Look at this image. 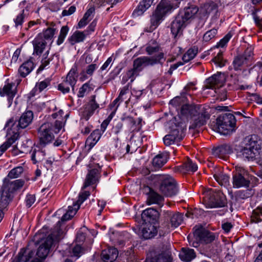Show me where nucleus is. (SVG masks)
I'll use <instances>...</instances> for the list:
<instances>
[{
    "instance_id": "nucleus-1",
    "label": "nucleus",
    "mask_w": 262,
    "mask_h": 262,
    "mask_svg": "<svg viewBox=\"0 0 262 262\" xmlns=\"http://www.w3.org/2000/svg\"><path fill=\"white\" fill-rule=\"evenodd\" d=\"M210 112L211 108L208 105L202 106L188 104H183L178 113L181 120L176 124L178 126L185 128V122L190 119H193V121L190 125L189 129L199 128L206 123L210 118Z\"/></svg>"
},
{
    "instance_id": "nucleus-2",
    "label": "nucleus",
    "mask_w": 262,
    "mask_h": 262,
    "mask_svg": "<svg viewBox=\"0 0 262 262\" xmlns=\"http://www.w3.org/2000/svg\"><path fill=\"white\" fill-rule=\"evenodd\" d=\"M199 10L196 6L190 5L180 9L173 17L170 26L171 34L174 40L171 45V48L175 46L178 41V36L182 34L183 29L195 18Z\"/></svg>"
},
{
    "instance_id": "nucleus-3",
    "label": "nucleus",
    "mask_w": 262,
    "mask_h": 262,
    "mask_svg": "<svg viewBox=\"0 0 262 262\" xmlns=\"http://www.w3.org/2000/svg\"><path fill=\"white\" fill-rule=\"evenodd\" d=\"M63 126L62 122L59 120L41 124L38 129V142L36 147L45 148L52 143L55 139V135L59 133Z\"/></svg>"
},
{
    "instance_id": "nucleus-4",
    "label": "nucleus",
    "mask_w": 262,
    "mask_h": 262,
    "mask_svg": "<svg viewBox=\"0 0 262 262\" xmlns=\"http://www.w3.org/2000/svg\"><path fill=\"white\" fill-rule=\"evenodd\" d=\"M174 10L169 0H161L150 16V26L147 31L152 32L156 30Z\"/></svg>"
},
{
    "instance_id": "nucleus-5",
    "label": "nucleus",
    "mask_w": 262,
    "mask_h": 262,
    "mask_svg": "<svg viewBox=\"0 0 262 262\" xmlns=\"http://www.w3.org/2000/svg\"><path fill=\"white\" fill-rule=\"evenodd\" d=\"M155 185L159 191L166 197H172L178 193L176 181L169 174H158L153 176Z\"/></svg>"
},
{
    "instance_id": "nucleus-6",
    "label": "nucleus",
    "mask_w": 262,
    "mask_h": 262,
    "mask_svg": "<svg viewBox=\"0 0 262 262\" xmlns=\"http://www.w3.org/2000/svg\"><path fill=\"white\" fill-rule=\"evenodd\" d=\"M213 227L211 224L204 223L195 225L192 228L193 237L195 241H190L189 235L187 238L189 244L193 247H198L200 244H208L213 242V233L211 231Z\"/></svg>"
},
{
    "instance_id": "nucleus-7",
    "label": "nucleus",
    "mask_w": 262,
    "mask_h": 262,
    "mask_svg": "<svg viewBox=\"0 0 262 262\" xmlns=\"http://www.w3.org/2000/svg\"><path fill=\"white\" fill-rule=\"evenodd\" d=\"M235 118L233 114H222L216 119L217 132L224 135H230L235 132Z\"/></svg>"
},
{
    "instance_id": "nucleus-8",
    "label": "nucleus",
    "mask_w": 262,
    "mask_h": 262,
    "mask_svg": "<svg viewBox=\"0 0 262 262\" xmlns=\"http://www.w3.org/2000/svg\"><path fill=\"white\" fill-rule=\"evenodd\" d=\"M165 60L166 57L163 52H160L152 57L141 56L134 60L133 68L140 73L143 70V67L153 66L157 64L162 66Z\"/></svg>"
},
{
    "instance_id": "nucleus-9",
    "label": "nucleus",
    "mask_w": 262,
    "mask_h": 262,
    "mask_svg": "<svg viewBox=\"0 0 262 262\" xmlns=\"http://www.w3.org/2000/svg\"><path fill=\"white\" fill-rule=\"evenodd\" d=\"M57 250L63 257H67L64 262H74L82 254L83 248L79 245L58 246Z\"/></svg>"
},
{
    "instance_id": "nucleus-10",
    "label": "nucleus",
    "mask_w": 262,
    "mask_h": 262,
    "mask_svg": "<svg viewBox=\"0 0 262 262\" xmlns=\"http://www.w3.org/2000/svg\"><path fill=\"white\" fill-rule=\"evenodd\" d=\"M162 221V226L169 232L170 228L174 229L182 224L183 216L181 213L166 211L164 212Z\"/></svg>"
},
{
    "instance_id": "nucleus-11",
    "label": "nucleus",
    "mask_w": 262,
    "mask_h": 262,
    "mask_svg": "<svg viewBox=\"0 0 262 262\" xmlns=\"http://www.w3.org/2000/svg\"><path fill=\"white\" fill-rule=\"evenodd\" d=\"M231 37V34L228 33L214 46V54H216L214 57V63L218 67H222L225 65L226 60L223 57V54L225 51V47Z\"/></svg>"
},
{
    "instance_id": "nucleus-12",
    "label": "nucleus",
    "mask_w": 262,
    "mask_h": 262,
    "mask_svg": "<svg viewBox=\"0 0 262 262\" xmlns=\"http://www.w3.org/2000/svg\"><path fill=\"white\" fill-rule=\"evenodd\" d=\"M144 262H173L170 245H163L159 251H155Z\"/></svg>"
},
{
    "instance_id": "nucleus-13",
    "label": "nucleus",
    "mask_w": 262,
    "mask_h": 262,
    "mask_svg": "<svg viewBox=\"0 0 262 262\" xmlns=\"http://www.w3.org/2000/svg\"><path fill=\"white\" fill-rule=\"evenodd\" d=\"M185 128L184 127H180L177 124L171 127L168 134L166 135L163 139L164 144L166 146H170L173 144L180 145V142L184 138V131Z\"/></svg>"
},
{
    "instance_id": "nucleus-14",
    "label": "nucleus",
    "mask_w": 262,
    "mask_h": 262,
    "mask_svg": "<svg viewBox=\"0 0 262 262\" xmlns=\"http://www.w3.org/2000/svg\"><path fill=\"white\" fill-rule=\"evenodd\" d=\"M259 145L255 137H247L245 139V146L242 149L243 157L248 160H252L258 154Z\"/></svg>"
},
{
    "instance_id": "nucleus-15",
    "label": "nucleus",
    "mask_w": 262,
    "mask_h": 262,
    "mask_svg": "<svg viewBox=\"0 0 262 262\" xmlns=\"http://www.w3.org/2000/svg\"><path fill=\"white\" fill-rule=\"evenodd\" d=\"M58 240V237L53 233L49 234L38 248L36 254L41 259L48 256L53 245Z\"/></svg>"
},
{
    "instance_id": "nucleus-16",
    "label": "nucleus",
    "mask_w": 262,
    "mask_h": 262,
    "mask_svg": "<svg viewBox=\"0 0 262 262\" xmlns=\"http://www.w3.org/2000/svg\"><path fill=\"white\" fill-rule=\"evenodd\" d=\"M101 166L99 164H94L88 171L82 189L99 182L101 177Z\"/></svg>"
},
{
    "instance_id": "nucleus-17",
    "label": "nucleus",
    "mask_w": 262,
    "mask_h": 262,
    "mask_svg": "<svg viewBox=\"0 0 262 262\" xmlns=\"http://www.w3.org/2000/svg\"><path fill=\"white\" fill-rule=\"evenodd\" d=\"M141 219L144 224L159 225V213L157 210L149 208L143 211Z\"/></svg>"
},
{
    "instance_id": "nucleus-18",
    "label": "nucleus",
    "mask_w": 262,
    "mask_h": 262,
    "mask_svg": "<svg viewBox=\"0 0 262 262\" xmlns=\"http://www.w3.org/2000/svg\"><path fill=\"white\" fill-rule=\"evenodd\" d=\"M98 108H99V104L96 101V95H92L90 101L81 113V118L88 121Z\"/></svg>"
},
{
    "instance_id": "nucleus-19",
    "label": "nucleus",
    "mask_w": 262,
    "mask_h": 262,
    "mask_svg": "<svg viewBox=\"0 0 262 262\" xmlns=\"http://www.w3.org/2000/svg\"><path fill=\"white\" fill-rule=\"evenodd\" d=\"M13 198V193L3 183L0 189V208L6 209Z\"/></svg>"
},
{
    "instance_id": "nucleus-20",
    "label": "nucleus",
    "mask_w": 262,
    "mask_h": 262,
    "mask_svg": "<svg viewBox=\"0 0 262 262\" xmlns=\"http://www.w3.org/2000/svg\"><path fill=\"white\" fill-rule=\"evenodd\" d=\"M15 84L13 82L6 83L3 86L2 90H0V96L7 97L8 107H10L13 103L14 97L17 93L16 87L13 89Z\"/></svg>"
},
{
    "instance_id": "nucleus-21",
    "label": "nucleus",
    "mask_w": 262,
    "mask_h": 262,
    "mask_svg": "<svg viewBox=\"0 0 262 262\" xmlns=\"http://www.w3.org/2000/svg\"><path fill=\"white\" fill-rule=\"evenodd\" d=\"M159 225L144 224L142 228L139 229V234L144 239L154 237L158 234Z\"/></svg>"
},
{
    "instance_id": "nucleus-22",
    "label": "nucleus",
    "mask_w": 262,
    "mask_h": 262,
    "mask_svg": "<svg viewBox=\"0 0 262 262\" xmlns=\"http://www.w3.org/2000/svg\"><path fill=\"white\" fill-rule=\"evenodd\" d=\"M155 0H141L132 13L134 18L142 16L144 13L155 3Z\"/></svg>"
},
{
    "instance_id": "nucleus-23",
    "label": "nucleus",
    "mask_w": 262,
    "mask_h": 262,
    "mask_svg": "<svg viewBox=\"0 0 262 262\" xmlns=\"http://www.w3.org/2000/svg\"><path fill=\"white\" fill-rule=\"evenodd\" d=\"M78 67L76 64H74L67 74L66 77L63 78L66 81H68L69 84H71L72 92L73 94L75 93V88L78 80Z\"/></svg>"
},
{
    "instance_id": "nucleus-24",
    "label": "nucleus",
    "mask_w": 262,
    "mask_h": 262,
    "mask_svg": "<svg viewBox=\"0 0 262 262\" xmlns=\"http://www.w3.org/2000/svg\"><path fill=\"white\" fill-rule=\"evenodd\" d=\"M35 251L28 248H21L17 255L13 259L15 262H29L33 257Z\"/></svg>"
},
{
    "instance_id": "nucleus-25",
    "label": "nucleus",
    "mask_w": 262,
    "mask_h": 262,
    "mask_svg": "<svg viewBox=\"0 0 262 262\" xmlns=\"http://www.w3.org/2000/svg\"><path fill=\"white\" fill-rule=\"evenodd\" d=\"M118 256V251L115 247H110L102 251L101 257L104 262H114Z\"/></svg>"
},
{
    "instance_id": "nucleus-26",
    "label": "nucleus",
    "mask_w": 262,
    "mask_h": 262,
    "mask_svg": "<svg viewBox=\"0 0 262 262\" xmlns=\"http://www.w3.org/2000/svg\"><path fill=\"white\" fill-rule=\"evenodd\" d=\"M169 152H160L152 159V164L155 170L159 169L165 164L169 159Z\"/></svg>"
},
{
    "instance_id": "nucleus-27",
    "label": "nucleus",
    "mask_w": 262,
    "mask_h": 262,
    "mask_svg": "<svg viewBox=\"0 0 262 262\" xmlns=\"http://www.w3.org/2000/svg\"><path fill=\"white\" fill-rule=\"evenodd\" d=\"M33 117V113L32 111L26 110L20 117L17 126L18 128H26L32 123Z\"/></svg>"
},
{
    "instance_id": "nucleus-28",
    "label": "nucleus",
    "mask_w": 262,
    "mask_h": 262,
    "mask_svg": "<svg viewBox=\"0 0 262 262\" xmlns=\"http://www.w3.org/2000/svg\"><path fill=\"white\" fill-rule=\"evenodd\" d=\"M33 60V57H30L19 67L18 72L21 77H26L33 71L35 67Z\"/></svg>"
},
{
    "instance_id": "nucleus-29",
    "label": "nucleus",
    "mask_w": 262,
    "mask_h": 262,
    "mask_svg": "<svg viewBox=\"0 0 262 262\" xmlns=\"http://www.w3.org/2000/svg\"><path fill=\"white\" fill-rule=\"evenodd\" d=\"M120 121H122L127 127L128 131H135L136 120L135 118L126 113L122 114L120 118Z\"/></svg>"
},
{
    "instance_id": "nucleus-30",
    "label": "nucleus",
    "mask_w": 262,
    "mask_h": 262,
    "mask_svg": "<svg viewBox=\"0 0 262 262\" xmlns=\"http://www.w3.org/2000/svg\"><path fill=\"white\" fill-rule=\"evenodd\" d=\"M202 203L206 208H213V190L204 188L202 193Z\"/></svg>"
},
{
    "instance_id": "nucleus-31",
    "label": "nucleus",
    "mask_w": 262,
    "mask_h": 262,
    "mask_svg": "<svg viewBox=\"0 0 262 262\" xmlns=\"http://www.w3.org/2000/svg\"><path fill=\"white\" fill-rule=\"evenodd\" d=\"M102 135L99 132L98 129H95L91 133L86 140L85 145L92 148L99 141Z\"/></svg>"
},
{
    "instance_id": "nucleus-32",
    "label": "nucleus",
    "mask_w": 262,
    "mask_h": 262,
    "mask_svg": "<svg viewBox=\"0 0 262 262\" xmlns=\"http://www.w3.org/2000/svg\"><path fill=\"white\" fill-rule=\"evenodd\" d=\"M86 37L84 32L76 30L68 37L67 41L71 46H74L76 43L83 42Z\"/></svg>"
},
{
    "instance_id": "nucleus-33",
    "label": "nucleus",
    "mask_w": 262,
    "mask_h": 262,
    "mask_svg": "<svg viewBox=\"0 0 262 262\" xmlns=\"http://www.w3.org/2000/svg\"><path fill=\"white\" fill-rule=\"evenodd\" d=\"M3 183L13 193L15 191L20 189L25 184V181L22 179H18L12 182H9V180L5 178Z\"/></svg>"
},
{
    "instance_id": "nucleus-34",
    "label": "nucleus",
    "mask_w": 262,
    "mask_h": 262,
    "mask_svg": "<svg viewBox=\"0 0 262 262\" xmlns=\"http://www.w3.org/2000/svg\"><path fill=\"white\" fill-rule=\"evenodd\" d=\"M196 256L193 249L189 248H182L179 254V257L181 260L184 262H190Z\"/></svg>"
},
{
    "instance_id": "nucleus-35",
    "label": "nucleus",
    "mask_w": 262,
    "mask_h": 262,
    "mask_svg": "<svg viewBox=\"0 0 262 262\" xmlns=\"http://www.w3.org/2000/svg\"><path fill=\"white\" fill-rule=\"evenodd\" d=\"M198 168L197 164L189 158H187L186 161L179 166V170L184 173H194Z\"/></svg>"
},
{
    "instance_id": "nucleus-36",
    "label": "nucleus",
    "mask_w": 262,
    "mask_h": 262,
    "mask_svg": "<svg viewBox=\"0 0 262 262\" xmlns=\"http://www.w3.org/2000/svg\"><path fill=\"white\" fill-rule=\"evenodd\" d=\"M78 210L76 209V207L73 208L72 206H69L68 210L66 213H64L61 217L60 220L58 221L56 223V226L60 227L63 223L65 222L70 220L76 213Z\"/></svg>"
},
{
    "instance_id": "nucleus-37",
    "label": "nucleus",
    "mask_w": 262,
    "mask_h": 262,
    "mask_svg": "<svg viewBox=\"0 0 262 262\" xmlns=\"http://www.w3.org/2000/svg\"><path fill=\"white\" fill-rule=\"evenodd\" d=\"M164 201V197L155 190L147 197V203L148 205H162Z\"/></svg>"
},
{
    "instance_id": "nucleus-38",
    "label": "nucleus",
    "mask_w": 262,
    "mask_h": 262,
    "mask_svg": "<svg viewBox=\"0 0 262 262\" xmlns=\"http://www.w3.org/2000/svg\"><path fill=\"white\" fill-rule=\"evenodd\" d=\"M37 150L36 148L31 149L30 152L31 153V160L33 161V163L35 164L37 162L40 161L43 157L46 155V152L42 150L43 148H38Z\"/></svg>"
},
{
    "instance_id": "nucleus-39",
    "label": "nucleus",
    "mask_w": 262,
    "mask_h": 262,
    "mask_svg": "<svg viewBox=\"0 0 262 262\" xmlns=\"http://www.w3.org/2000/svg\"><path fill=\"white\" fill-rule=\"evenodd\" d=\"M233 186L236 188L248 187L249 181L246 180L242 174L235 176L233 178Z\"/></svg>"
},
{
    "instance_id": "nucleus-40",
    "label": "nucleus",
    "mask_w": 262,
    "mask_h": 262,
    "mask_svg": "<svg viewBox=\"0 0 262 262\" xmlns=\"http://www.w3.org/2000/svg\"><path fill=\"white\" fill-rule=\"evenodd\" d=\"M227 204L226 196L221 192H218L215 196H214V208L223 207Z\"/></svg>"
},
{
    "instance_id": "nucleus-41",
    "label": "nucleus",
    "mask_w": 262,
    "mask_h": 262,
    "mask_svg": "<svg viewBox=\"0 0 262 262\" xmlns=\"http://www.w3.org/2000/svg\"><path fill=\"white\" fill-rule=\"evenodd\" d=\"M198 52V47L194 46L189 49L186 53H185L182 57V60L184 62L186 63L189 62L191 59H193Z\"/></svg>"
},
{
    "instance_id": "nucleus-42",
    "label": "nucleus",
    "mask_w": 262,
    "mask_h": 262,
    "mask_svg": "<svg viewBox=\"0 0 262 262\" xmlns=\"http://www.w3.org/2000/svg\"><path fill=\"white\" fill-rule=\"evenodd\" d=\"M115 154L118 156L121 157L124 152L125 143H121V140L118 136L114 138Z\"/></svg>"
},
{
    "instance_id": "nucleus-43",
    "label": "nucleus",
    "mask_w": 262,
    "mask_h": 262,
    "mask_svg": "<svg viewBox=\"0 0 262 262\" xmlns=\"http://www.w3.org/2000/svg\"><path fill=\"white\" fill-rule=\"evenodd\" d=\"M225 82V76L224 73L217 72L214 74V89L222 88Z\"/></svg>"
},
{
    "instance_id": "nucleus-44",
    "label": "nucleus",
    "mask_w": 262,
    "mask_h": 262,
    "mask_svg": "<svg viewBox=\"0 0 262 262\" xmlns=\"http://www.w3.org/2000/svg\"><path fill=\"white\" fill-rule=\"evenodd\" d=\"M93 90V88L92 87V84H90V82L88 81L83 84L82 86L79 88L77 94V97L78 98H83L85 95L89 94Z\"/></svg>"
},
{
    "instance_id": "nucleus-45",
    "label": "nucleus",
    "mask_w": 262,
    "mask_h": 262,
    "mask_svg": "<svg viewBox=\"0 0 262 262\" xmlns=\"http://www.w3.org/2000/svg\"><path fill=\"white\" fill-rule=\"evenodd\" d=\"M248 60L244 56L239 55L236 56L233 61V66L235 70H241V68L247 64Z\"/></svg>"
},
{
    "instance_id": "nucleus-46",
    "label": "nucleus",
    "mask_w": 262,
    "mask_h": 262,
    "mask_svg": "<svg viewBox=\"0 0 262 262\" xmlns=\"http://www.w3.org/2000/svg\"><path fill=\"white\" fill-rule=\"evenodd\" d=\"M90 195V192L89 191H83L80 192L78 195V199L77 201L73 203V207H76L77 210L80 208V206L82 204L87 198Z\"/></svg>"
},
{
    "instance_id": "nucleus-47",
    "label": "nucleus",
    "mask_w": 262,
    "mask_h": 262,
    "mask_svg": "<svg viewBox=\"0 0 262 262\" xmlns=\"http://www.w3.org/2000/svg\"><path fill=\"white\" fill-rule=\"evenodd\" d=\"M214 178L221 186H226L229 184V177L226 174L220 173L214 174Z\"/></svg>"
},
{
    "instance_id": "nucleus-48",
    "label": "nucleus",
    "mask_w": 262,
    "mask_h": 262,
    "mask_svg": "<svg viewBox=\"0 0 262 262\" xmlns=\"http://www.w3.org/2000/svg\"><path fill=\"white\" fill-rule=\"evenodd\" d=\"M51 79L49 78H47L42 81H39L36 82L35 86L38 89V92L40 93L46 89L48 90V88L51 85Z\"/></svg>"
},
{
    "instance_id": "nucleus-49",
    "label": "nucleus",
    "mask_w": 262,
    "mask_h": 262,
    "mask_svg": "<svg viewBox=\"0 0 262 262\" xmlns=\"http://www.w3.org/2000/svg\"><path fill=\"white\" fill-rule=\"evenodd\" d=\"M89 229L85 226L81 228L77 233L76 240L77 242L83 243L88 235Z\"/></svg>"
},
{
    "instance_id": "nucleus-50",
    "label": "nucleus",
    "mask_w": 262,
    "mask_h": 262,
    "mask_svg": "<svg viewBox=\"0 0 262 262\" xmlns=\"http://www.w3.org/2000/svg\"><path fill=\"white\" fill-rule=\"evenodd\" d=\"M229 147L227 145H221L214 149V157L222 158L228 154Z\"/></svg>"
},
{
    "instance_id": "nucleus-51",
    "label": "nucleus",
    "mask_w": 262,
    "mask_h": 262,
    "mask_svg": "<svg viewBox=\"0 0 262 262\" xmlns=\"http://www.w3.org/2000/svg\"><path fill=\"white\" fill-rule=\"evenodd\" d=\"M213 11V1H210L205 3L201 7L200 12L204 17L207 16Z\"/></svg>"
},
{
    "instance_id": "nucleus-52",
    "label": "nucleus",
    "mask_w": 262,
    "mask_h": 262,
    "mask_svg": "<svg viewBox=\"0 0 262 262\" xmlns=\"http://www.w3.org/2000/svg\"><path fill=\"white\" fill-rule=\"evenodd\" d=\"M46 46V42L43 41H37L33 44V54L40 56Z\"/></svg>"
},
{
    "instance_id": "nucleus-53",
    "label": "nucleus",
    "mask_w": 262,
    "mask_h": 262,
    "mask_svg": "<svg viewBox=\"0 0 262 262\" xmlns=\"http://www.w3.org/2000/svg\"><path fill=\"white\" fill-rule=\"evenodd\" d=\"M123 125L124 124L122 121H120V118L118 120L115 119L114 121V125L112 128L113 134L116 136H118V135L122 131Z\"/></svg>"
},
{
    "instance_id": "nucleus-54",
    "label": "nucleus",
    "mask_w": 262,
    "mask_h": 262,
    "mask_svg": "<svg viewBox=\"0 0 262 262\" xmlns=\"http://www.w3.org/2000/svg\"><path fill=\"white\" fill-rule=\"evenodd\" d=\"M69 31V28L68 26H62L60 29L59 35L56 41V44L58 46L61 45L67 36L68 32Z\"/></svg>"
},
{
    "instance_id": "nucleus-55",
    "label": "nucleus",
    "mask_w": 262,
    "mask_h": 262,
    "mask_svg": "<svg viewBox=\"0 0 262 262\" xmlns=\"http://www.w3.org/2000/svg\"><path fill=\"white\" fill-rule=\"evenodd\" d=\"M62 82L58 84L57 85V90L61 92L63 94H66L70 93V88H71V84H69L68 81L63 79Z\"/></svg>"
},
{
    "instance_id": "nucleus-56",
    "label": "nucleus",
    "mask_w": 262,
    "mask_h": 262,
    "mask_svg": "<svg viewBox=\"0 0 262 262\" xmlns=\"http://www.w3.org/2000/svg\"><path fill=\"white\" fill-rule=\"evenodd\" d=\"M27 16L24 14V10H21L20 12L16 15L15 18L13 19L16 28L21 27L25 22V19Z\"/></svg>"
},
{
    "instance_id": "nucleus-57",
    "label": "nucleus",
    "mask_w": 262,
    "mask_h": 262,
    "mask_svg": "<svg viewBox=\"0 0 262 262\" xmlns=\"http://www.w3.org/2000/svg\"><path fill=\"white\" fill-rule=\"evenodd\" d=\"M139 75V73L133 68L127 71L126 72V77H123L122 81H123V83H125L129 79H130L131 82H133L135 79L136 77Z\"/></svg>"
},
{
    "instance_id": "nucleus-58",
    "label": "nucleus",
    "mask_w": 262,
    "mask_h": 262,
    "mask_svg": "<svg viewBox=\"0 0 262 262\" xmlns=\"http://www.w3.org/2000/svg\"><path fill=\"white\" fill-rule=\"evenodd\" d=\"M213 90V75L210 76L207 78L205 81L204 85L202 88V94L203 95H206L209 94L207 90Z\"/></svg>"
},
{
    "instance_id": "nucleus-59",
    "label": "nucleus",
    "mask_w": 262,
    "mask_h": 262,
    "mask_svg": "<svg viewBox=\"0 0 262 262\" xmlns=\"http://www.w3.org/2000/svg\"><path fill=\"white\" fill-rule=\"evenodd\" d=\"M24 171L22 166H17L12 169L8 173L7 177L10 179H15L19 177Z\"/></svg>"
},
{
    "instance_id": "nucleus-60",
    "label": "nucleus",
    "mask_w": 262,
    "mask_h": 262,
    "mask_svg": "<svg viewBox=\"0 0 262 262\" xmlns=\"http://www.w3.org/2000/svg\"><path fill=\"white\" fill-rule=\"evenodd\" d=\"M123 66L121 64H118L116 66L108 75V81L114 80L121 73L123 69Z\"/></svg>"
},
{
    "instance_id": "nucleus-61",
    "label": "nucleus",
    "mask_w": 262,
    "mask_h": 262,
    "mask_svg": "<svg viewBox=\"0 0 262 262\" xmlns=\"http://www.w3.org/2000/svg\"><path fill=\"white\" fill-rule=\"evenodd\" d=\"M251 220L253 222L258 223L262 221V208L258 207L253 212Z\"/></svg>"
},
{
    "instance_id": "nucleus-62",
    "label": "nucleus",
    "mask_w": 262,
    "mask_h": 262,
    "mask_svg": "<svg viewBox=\"0 0 262 262\" xmlns=\"http://www.w3.org/2000/svg\"><path fill=\"white\" fill-rule=\"evenodd\" d=\"M215 93L217 95L216 100L224 101L227 98V92L225 89L220 90V88L214 89Z\"/></svg>"
},
{
    "instance_id": "nucleus-63",
    "label": "nucleus",
    "mask_w": 262,
    "mask_h": 262,
    "mask_svg": "<svg viewBox=\"0 0 262 262\" xmlns=\"http://www.w3.org/2000/svg\"><path fill=\"white\" fill-rule=\"evenodd\" d=\"M18 137L19 133H15L12 136L9 138L3 144V145L4 146H6L5 147L8 149L15 142L16 140L18 139Z\"/></svg>"
},
{
    "instance_id": "nucleus-64",
    "label": "nucleus",
    "mask_w": 262,
    "mask_h": 262,
    "mask_svg": "<svg viewBox=\"0 0 262 262\" xmlns=\"http://www.w3.org/2000/svg\"><path fill=\"white\" fill-rule=\"evenodd\" d=\"M55 29L53 28H48L43 31V37L45 39H51L55 34Z\"/></svg>"
}]
</instances>
